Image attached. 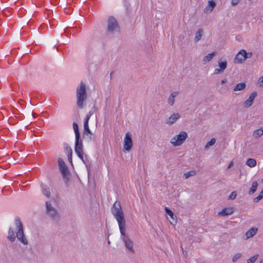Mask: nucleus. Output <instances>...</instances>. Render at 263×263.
<instances>
[{
  "instance_id": "f257e3e1",
  "label": "nucleus",
  "mask_w": 263,
  "mask_h": 263,
  "mask_svg": "<svg viewBox=\"0 0 263 263\" xmlns=\"http://www.w3.org/2000/svg\"><path fill=\"white\" fill-rule=\"evenodd\" d=\"M111 212L114 218L117 220L121 238L124 243L125 248L131 253L135 252L133 247L134 242L133 240L126 234V220L124 218V213L122 211L121 204L119 201H116L111 209Z\"/></svg>"
},
{
  "instance_id": "f03ea898",
  "label": "nucleus",
  "mask_w": 263,
  "mask_h": 263,
  "mask_svg": "<svg viewBox=\"0 0 263 263\" xmlns=\"http://www.w3.org/2000/svg\"><path fill=\"white\" fill-rule=\"evenodd\" d=\"M16 227V235L12 227H10L8 232L7 239L11 242H14L16 237L24 245H27L28 240L26 238L24 231L23 223L18 217H16L14 221Z\"/></svg>"
},
{
  "instance_id": "7ed1b4c3",
  "label": "nucleus",
  "mask_w": 263,
  "mask_h": 263,
  "mask_svg": "<svg viewBox=\"0 0 263 263\" xmlns=\"http://www.w3.org/2000/svg\"><path fill=\"white\" fill-rule=\"evenodd\" d=\"M77 104L79 108L84 107V102L87 98L85 84L81 82L76 89Z\"/></svg>"
},
{
  "instance_id": "20e7f679",
  "label": "nucleus",
  "mask_w": 263,
  "mask_h": 263,
  "mask_svg": "<svg viewBox=\"0 0 263 263\" xmlns=\"http://www.w3.org/2000/svg\"><path fill=\"white\" fill-rule=\"evenodd\" d=\"M187 138V133L185 131H181L171 139L170 143L175 147L179 146L185 142Z\"/></svg>"
},
{
  "instance_id": "39448f33",
  "label": "nucleus",
  "mask_w": 263,
  "mask_h": 263,
  "mask_svg": "<svg viewBox=\"0 0 263 263\" xmlns=\"http://www.w3.org/2000/svg\"><path fill=\"white\" fill-rule=\"evenodd\" d=\"M46 209L47 214L48 216L53 220H59L60 217V215L56 209L51 205L50 201H48L46 202Z\"/></svg>"
},
{
  "instance_id": "423d86ee",
  "label": "nucleus",
  "mask_w": 263,
  "mask_h": 263,
  "mask_svg": "<svg viewBox=\"0 0 263 263\" xmlns=\"http://www.w3.org/2000/svg\"><path fill=\"white\" fill-rule=\"evenodd\" d=\"M119 30V26L116 19L113 16H109L107 21V31L114 33Z\"/></svg>"
},
{
  "instance_id": "0eeeda50",
  "label": "nucleus",
  "mask_w": 263,
  "mask_h": 263,
  "mask_svg": "<svg viewBox=\"0 0 263 263\" xmlns=\"http://www.w3.org/2000/svg\"><path fill=\"white\" fill-rule=\"evenodd\" d=\"M83 145L81 139L80 138L75 139L74 151L79 158L84 162L83 159Z\"/></svg>"
},
{
  "instance_id": "6e6552de",
  "label": "nucleus",
  "mask_w": 263,
  "mask_h": 263,
  "mask_svg": "<svg viewBox=\"0 0 263 263\" xmlns=\"http://www.w3.org/2000/svg\"><path fill=\"white\" fill-rule=\"evenodd\" d=\"M133 145L132 135L129 132H127L124 139L123 148L129 152L132 149Z\"/></svg>"
},
{
  "instance_id": "1a4fd4ad",
  "label": "nucleus",
  "mask_w": 263,
  "mask_h": 263,
  "mask_svg": "<svg viewBox=\"0 0 263 263\" xmlns=\"http://www.w3.org/2000/svg\"><path fill=\"white\" fill-rule=\"evenodd\" d=\"M247 52L244 49H241L238 52L236 55L234 60V62L237 64H241L247 58H248Z\"/></svg>"
},
{
  "instance_id": "9d476101",
  "label": "nucleus",
  "mask_w": 263,
  "mask_h": 263,
  "mask_svg": "<svg viewBox=\"0 0 263 263\" xmlns=\"http://www.w3.org/2000/svg\"><path fill=\"white\" fill-rule=\"evenodd\" d=\"M218 64L219 68L215 69L214 72V74H215L222 73L227 67V62L226 60L224 61L219 60Z\"/></svg>"
},
{
  "instance_id": "9b49d317",
  "label": "nucleus",
  "mask_w": 263,
  "mask_h": 263,
  "mask_svg": "<svg viewBox=\"0 0 263 263\" xmlns=\"http://www.w3.org/2000/svg\"><path fill=\"white\" fill-rule=\"evenodd\" d=\"M257 93L254 91L252 92L249 96V98L243 102V106L245 108L250 107L253 103Z\"/></svg>"
},
{
  "instance_id": "f8f14e48",
  "label": "nucleus",
  "mask_w": 263,
  "mask_h": 263,
  "mask_svg": "<svg viewBox=\"0 0 263 263\" xmlns=\"http://www.w3.org/2000/svg\"><path fill=\"white\" fill-rule=\"evenodd\" d=\"M58 164L63 176L65 177L68 174V170L64 161L61 158L58 159Z\"/></svg>"
},
{
  "instance_id": "ddd939ff",
  "label": "nucleus",
  "mask_w": 263,
  "mask_h": 263,
  "mask_svg": "<svg viewBox=\"0 0 263 263\" xmlns=\"http://www.w3.org/2000/svg\"><path fill=\"white\" fill-rule=\"evenodd\" d=\"M180 117V116L178 113H174L170 117L165 119V123L167 125H171L175 123Z\"/></svg>"
},
{
  "instance_id": "4468645a",
  "label": "nucleus",
  "mask_w": 263,
  "mask_h": 263,
  "mask_svg": "<svg viewBox=\"0 0 263 263\" xmlns=\"http://www.w3.org/2000/svg\"><path fill=\"white\" fill-rule=\"evenodd\" d=\"M179 94L178 91H174L172 92L168 96L167 102L170 106H173L175 103V98Z\"/></svg>"
},
{
  "instance_id": "2eb2a0df",
  "label": "nucleus",
  "mask_w": 263,
  "mask_h": 263,
  "mask_svg": "<svg viewBox=\"0 0 263 263\" xmlns=\"http://www.w3.org/2000/svg\"><path fill=\"white\" fill-rule=\"evenodd\" d=\"M234 212L232 208H226L222 210L221 211L218 213V215L220 216H225L232 214Z\"/></svg>"
},
{
  "instance_id": "dca6fc26",
  "label": "nucleus",
  "mask_w": 263,
  "mask_h": 263,
  "mask_svg": "<svg viewBox=\"0 0 263 263\" xmlns=\"http://www.w3.org/2000/svg\"><path fill=\"white\" fill-rule=\"evenodd\" d=\"M84 135L87 137L89 140H92V133L90 131L89 128L88 124H84V131H83Z\"/></svg>"
},
{
  "instance_id": "f3484780",
  "label": "nucleus",
  "mask_w": 263,
  "mask_h": 263,
  "mask_svg": "<svg viewBox=\"0 0 263 263\" xmlns=\"http://www.w3.org/2000/svg\"><path fill=\"white\" fill-rule=\"evenodd\" d=\"M216 3L214 1H209L208 2V5L204 9V12L206 13L211 12L214 9Z\"/></svg>"
},
{
  "instance_id": "a211bd4d",
  "label": "nucleus",
  "mask_w": 263,
  "mask_h": 263,
  "mask_svg": "<svg viewBox=\"0 0 263 263\" xmlns=\"http://www.w3.org/2000/svg\"><path fill=\"white\" fill-rule=\"evenodd\" d=\"M258 231L257 228L253 227L249 229L246 233V239H249L254 236Z\"/></svg>"
},
{
  "instance_id": "6ab92c4d",
  "label": "nucleus",
  "mask_w": 263,
  "mask_h": 263,
  "mask_svg": "<svg viewBox=\"0 0 263 263\" xmlns=\"http://www.w3.org/2000/svg\"><path fill=\"white\" fill-rule=\"evenodd\" d=\"M41 190L42 193L47 197L49 198L50 196V191L49 189L47 186L46 185L43 183L41 185Z\"/></svg>"
},
{
  "instance_id": "aec40b11",
  "label": "nucleus",
  "mask_w": 263,
  "mask_h": 263,
  "mask_svg": "<svg viewBox=\"0 0 263 263\" xmlns=\"http://www.w3.org/2000/svg\"><path fill=\"white\" fill-rule=\"evenodd\" d=\"M246 87V84L244 82H241L237 84L235 87L234 88L233 90L234 91H241L244 90Z\"/></svg>"
},
{
  "instance_id": "412c9836",
  "label": "nucleus",
  "mask_w": 263,
  "mask_h": 263,
  "mask_svg": "<svg viewBox=\"0 0 263 263\" xmlns=\"http://www.w3.org/2000/svg\"><path fill=\"white\" fill-rule=\"evenodd\" d=\"M216 55V52H213L205 56L203 59V62L206 63L211 61L214 57Z\"/></svg>"
},
{
  "instance_id": "4be33fe9",
  "label": "nucleus",
  "mask_w": 263,
  "mask_h": 263,
  "mask_svg": "<svg viewBox=\"0 0 263 263\" xmlns=\"http://www.w3.org/2000/svg\"><path fill=\"white\" fill-rule=\"evenodd\" d=\"M72 126L75 133V139L80 138V134L79 130L78 125L76 122H73Z\"/></svg>"
},
{
  "instance_id": "5701e85b",
  "label": "nucleus",
  "mask_w": 263,
  "mask_h": 263,
  "mask_svg": "<svg viewBox=\"0 0 263 263\" xmlns=\"http://www.w3.org/2000/svg\"><path fill=\"white\" fill-rule=\"evenodd\" d=\"M263 135V127H261L253 132V136L257 138Z\"/></svg>"
},
{
  "instance_id": "b1692460",
  "label": "nucleus",
  "mask_w": 263,
  "mask_h": 263,
  "mask_svg": "<svg viewBox=\"0 0 263 263\" xmlns=\"http://www.w3.org/2000/svg\"><path fill=\"white\" fill-rule=\"evenodd\" d=\"M203 34V30L201 29H199L196 33L195 36L194 37V41L195 42H198L201 39L202 35Z\"/></svg>"
},
{
  "instance_id": "393cba45",
  "label": "nucleus",
  "mask_w": 263,
  "mask_h": 263,
  "mask_svg": "<svg viewBox=\"0 0 263 263\" xmlns=\"http://www.w3.org/2000/svg\"><path fill=\"white\" fill-rule=\"evenodd\" d=\"M258 186V183L257 181H254L253 182L251 187L249 189V194H253L255 193V192L256 191Z\"/></svg>"
},
{
  "instance_id": "a878e982",
  "label": "nucleus",
  "mask_w": 263,
  "mask_h": 263,
  "mask_svg": "<svg viewBox=\"0 0 263 263\" xmlns=\"http://www.w3.org/2000/svg\"><path fill=\"white\" fill-rule=\"evenodd\" d=\"M246 164L250 167H253L256 165V161L253 158H249L247 159Z\"/></svg>"
},
{
  "instance_id": "bb28decb",
  "label": "nucleus",
  "mask_w": 263,
  "mask_h": 263,
  "mask_svg": "<svg viewBox=\"0 0 263 263\" xmlns=\"http://www.w3.org/2000/svg\"><path fill=\"white\" fill-rule=\"evenodd\" d=\"M196 174V171L194 170H192V171H189V172L184 173L183 175V177L185 179H186L191 176H195Z\"/></svg>"
},
{
  "instance_id": "cd10ccee",
  "label": "nucleus",
  "mask_w": 263,
  "mask_h": 263,
  "mask_svg": "<svg viewBox=\"0 0 263 263\" xmlns=\"http://www.w3.org/2000/svg\"><path fill=\"white\" fill-rule=\"evenodd\" d=\"M215 143H216L215 139V138L211 139L210 141L206 143V144L204 146V148L208 149L210 146L213 145L214 144H215Z\"/></svg>"
},
{
  "instance_id": "c85d7f7f",
  "label": "nucleus",
  "mask_w": 263,
  "mask_h": 263,
  "mask_svg": "<svg viewBox=\"0 0 263 263\" xmlns=\"http://www.w3.org/2000/svg\"><path fill=\"white\" fill-rule=\"evenodd\" d=\"M263 198V189L261 190V191L259 193V194L258 196H257L256 197L254 198V201L255 202H259L261 199Z\"/></svg>"
},
{
  "instance_id": "c756f323",
  "label": "nucleus",
  "mask_w": 263,
  "mask_h": 263,
  "mask_svg": "<svg viewBox=\"0 0 263 263\" xmlns=\"http://www.w3.org/2000/svg\"><path fill=\"white\" fill-rule=\"evenodd\" d=\"M258 257V254L254 255L252 257L247 260V263H254L257 260Z\"/></svg>"
},
{
  "instance_id": "7c9ffc66",
  "label": "nucleus",
  "mask_w": 263,
  "mask_h": 263,
  "mask_svg": "<svg viewBox=\"0 0 263 263\" xmlns=\"http://www.w3.org/2000/svg\"><path fill=\"white\" fill-rule=\"evenodd\" d=\"M241 256H242V255L240 253L235 254L232 258V261L233 262H236L237 260H238L239 258H240L241 257Z\"/></svg>"
},
{
  "instance_id": "2f4dec72",
  "label": "nucleus",
  "mask_w": 263,
  "mask_h": 263,
  "mask_svg": "<svg viewBox=\"0 0 263 263\" xmlns=\"http://www.w3.org/2000/svg\"><path fill=\"white\" fill-rule=\"evenodd\" d=\"M165 211L173 219H174V214L172 211L167 207L165 208Z\"/></svg>"
},
{
  "instance_id": "473e14b6",
  "label": "nucleus",
  "mask_w": 263,
  "mask_h": 263,
  "mask_svg": "<svg viewBox=\"0 0 263 263\" xmlns=\"http://www.w3.org/2000/svg\"><path fill=\"white\" fill-rule=\"evenodd\" d=\"M66 151H67V156H72V151L71 148V147L68 145L66 146Z\"/></svg>"
},
{
  "instance_id": "72a5a7b5",
  "label": "nucleus",
  "mask_w": 263,
  "mask_h": 263,
  "mask_svg": "<svg viewBox=\"0 0 263 263\" xmlns=\"http://www.w3.org/2000/svg\"><path fill=\"white\" fill-rule=\"evenodd\" d=\"M236 195H237L236 192L235 191H233L229 195V199L233 200V199H235L236 198Z\"/></svg>"
},
{
  "instance_id": "f704fd0d",
  "label": "nucleus",
  "mask_w": 263,
  "mask_h": 263,
  "mask_svg": "<svg viewBox=\"0 0 263 263\" xmlns=\"http://www.w3.org/2000/svg\"><path fill=\"white\" fill-rule=\"evenodd\" d=\"M240 0H232L231 1V4L232 6H236L238 4Z\"/></svg>"
},
{
  "instance_id": "c9c22d12",
  "label": "nucleus",
  "mask_w": 263,
  "mask_h": 263,
  "mask_svg": "<svg viewBox=\"0 0 263 263\" xmlns=\"http://www.w3.org/2000/svg\"><path fill=\"white\" fill-rule=\"evenodd\" d=\"M97 111V108L96 106H93V107L91 108V110H90L89 112H91V115H92V114H93L94 112H96Z\"/></svg>"
},
{
  "instance_id": "e433bc0d",
  "label": "nucleus",
  "mask_w": 263,
  "mask_h": 263,
  "mask_svg": "<svg viewBox=\"0 0 263 263\" xmlns=\"http://www.w3.org/2000/svg\"><path fill=\"white\" fill-rule=\"evenodd\" d=\"M90 118L89 117L87 116L86 115V117H85V121H84V124H88V122H89V120L90 119Z\"/></svg>"
},
{
  "instance_id": "4c0bfd02",
  "label": "nucleus",
  "mask_w": 263,
  "mask_h": 263,
  "mask_svg": "<svg viewBox=\"0 0 263 263\" xmlns=\"http://www.w3.org/2000/svg\"><path fill=\"white\" fill-rule=\"evenodd\" d=\"M227 82V79H224L222 80H221V84H223L226 83Z\"/></svg>"
},
{
  "instance_id": "58836bf2",
  "label": "nucleus",
  "mask_w": 263,
  "mask_h": 263,
  "mask_svg": "<svg viewBox=\"0 0 263 263\" xmlns=\"http://www.w3.org/2000/svg\"><path fill=\"white\" fill-rule=\"evenodd\" d=\"M68 160L70 162V163H72V156H68Z\"/></svg>"
},
{
  "instance_id": "ea45409f",
  "label": "nucleus",
  "mask_w": 263,
  "mask_h": 263,
  "mask_svg": "<svg viewBox=\"0 0 263 263\" xmlns=\"http://www.w3.org/2000/svg\"><path fill=\"white\" fill-rule=\"evenodd\" d=\"M233 162H231V163L229 164L228 168H231L233 166Z\"/></svg>"
},
{
  "instance_id": "a19ab883",
  "label": "nucleus",
  "mask_w": 263,
  "mask_h": 263,
  "mask_svg": "<svg viewBox=\"0 0 263 263\" xmlns=\"http://www.w3.org/2000/svg\"><path fill=\"white\" fill-rule=\"evenodd\" d=\"M247 54H248V58H251L252 55V53L251 52L247 53Z\"/></svg>"
},
{
  "instance_id": "79ce46f5",
  "label": "nucleus",
  "mask_w": 263,
  "mask_h": 263,
  "mask_svg": "<svg viewBox=\"0 0 263 263\" xmlns=\"http://www.w3.org/2000/svg\"><path fill=\"white\" fill-rule=\"evenodd\" d=\"M87 116L89 117H91V116H92V115H91V112H88L87 114Z\"/></svg>"
},
{
  "instance_id": "37998d69",
  "label": "nucleus",
  "mask_w": 263,
  "mask_h": 263,
  "mask_svg": "<svg viewBox=\"0 0 263 263\" xmlns=\"http://www.w3.org/2000/svg\"><path fill=\"white\" fill-rule=\"evenodd\" d=\"M259 263H263V261H260Z\"/></svg>"
},
{
  "instance_id": "c03bdc74",
  "label": "nucleus",
  "mask_w": 263,
  "mask_h": 263,
  "mask_svg": "<svg viewBox=\"0 0 263 263\" xmlns=\"http://www.w3.org/2000/svg\"><path fill=\"white\" fill-rule=\"evenodd\" d=\"M262 182H263V178H262Z\"/></svg>"
}]
</instances>
